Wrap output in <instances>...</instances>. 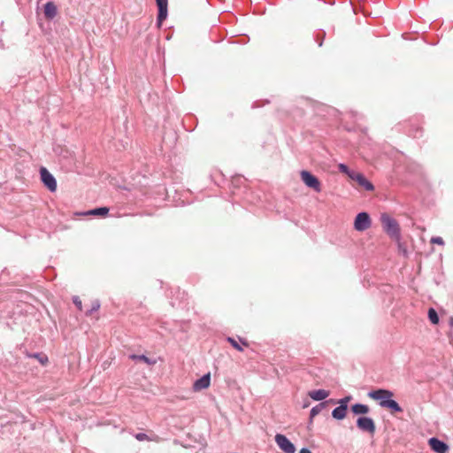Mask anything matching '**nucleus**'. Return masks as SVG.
I'll return each mask as SVG.
<instances>
[{
  "label": "nucleus",
  "mask_w": 453,
  "mask_h": 453,
  "mask_svg": "<svg viewBox=\"0 0 453 453\" xmlns=\"http://www.w3.org/2000/svg\"><path fill=\"white\" fill-rule=\"evenodd\" d=\"M108 212H109L108 207H100V208H96V209L90 210V211L85 212L84 215L104 217L108 214Z\"/></svg>",
  "instance_id": "dca6fc26"
},
{
  "label": "nucleus",
  "mask_w": 453,
  "mask_h": 453,
  "mask_svg": "<svg viewBox=\"0 0 453 453\" xmlns=\"http://www.w3.org/2000/svg\"><path fill=\"white\" fill-rule=\"evenodd\" d=\"M299 453H311L308 449H302Z\"/></svg>",
  "instance_id": "c756f323"
},
{
  "label": "nucleus",
  "mask_w": 453,
  "mask_h": 453,
  "mask_svg": "<svg viewBox=\"0 0 453 453\" xmlns=\"http://www.w3.org/2000/svg\"><path fill=\"white\" fill-rule=\"evenodd\" d=\"M369 407L365 404H362V403H356L354 405L351 406V411H353L354 414H366L369 412Z\"/></svg>",
  "instance_id": "f3484780"
},
{
  "label": "nucleus",
  "mask_w": 453,
  "mask_h": 453,
  "mask_svg": "<svg viewBox=\"0 0 453 453\" xmlns=\"http://www.w3.org/2000/svg\"><path fill=\"white\" fill-rule=\"evenodd\" d=\"M300 175H301L302 180L307 187L314 189L317 192L321 191L320 181L319 180V179L316 176L312 175L310 172H308L306 170H303L300 173Z\"/></svg>",
  "instance_id": "f03ea898"
},
{
  "label": "nucleus",
  "mask_w": 453,
  "mask_h": 453,
  "mask_svg": "<svg viewBox=\"0 0 453 453\" xmlns=\"http://www.w3.org/2000/svg\"><path fill=\"white\" fill-rule=\"evenodd\" d=\"M130 357L134 360L142 361L148 365H155L156 364V360H151L150 358H149L148 357H146L144 355H132Z\"/></svg>",
  "instance_id": "a211bd4d"
},
{
  "label": "nucleus",
  "mask_w": 453,
  "mask_h": 453,
  "mask_svg": "<svg viewBox=\"0 0 453 453\" xmlns=\"http://www.w3.org/2000/svg\"><path fill=\"white\" fill-rule=\"evenodd\" d=\"M428 443L431 449L436 453H446L449 449L448 445L437 438H431Z\"/></svg>",
  "instance_id": "1a4fd4ad"
},
{
  "label": "nucleus",
  "mask_w": 453,
  "mask_h": 453,
  "mask_svg": "<svg viewBox=\"0 0 453 453\" xmlns=\"http://www.w3.org/2000/svg\"><path fill=\"white\" fill-rule=\"evenodd\" d=\"M357 427L364 431L367 432L371 434H373L376 430L375 423L374 421L368 417H360L357 420Z\"/></svg>",
  "instance_id": "0eeeda50"
},
{
  "label": "nucleus",
  "mask_w": 453,
  "mask_h": 453,
  "mask_svg": "<svg viewBox=\"0 0 453 453\" xmlns=\"http://www.w3.org/2000/svg\"><path fill=\"white\" fill-rule=\"evenodd\" d=\"M39 361H40L42 365H45V364L48 362V358H47V357H44L39 358Z\"/></svg>",
  "instance_id": "cd10ccee"
},
{
  "label": "nucleus",
  "mask_w": 453,
  "mask_h": 453,
  "mask_svg": "<svg viewBox=\"0 0 453 453\" xmlns=\"http://www.w3.org/2000/svg\"><path fill=\"white\" fill-rule=\"evenodd\" d=\"M308 395L315 401H322L329 395V392L325 389H318L310 391Z\"/></svg>",
  "instance_id": "4468645a"
},
{
  "label": "nucleus",
  "mask_w": 453,
  "mask_h": 453,
  "mask_svg": "<svg viewBox=\"0 0 453 453\" xmlns=\"http://www.w3.org/2000/svg\"><path fill=\"white\" fill-rule=\"evenodd\" d=\"M240 342L244 347H249V345H250L249 342L246 340H243V339H240Z\"/></svg>",
  "instance_id": "bb28decb"
},
{
  "label": "nucleus",
  "mask_w": 453,
  "mask_h": 453,
  "mask_svg": "<svg viewBox=\"0 0 453 453\" xmlns=\"http://www.w3.org/2000/svg\"><path fill=\"white\" fill-rule=\"evenodd\" d=\"M136 440L142 441H152L146 434L139 433L135 434Z\"/></svg>",
  "instance_id": "5701e85b"
},
{
  "label": "nucleus",
  "mask_w": 453,
  "mask_h": 453,
  "mask_svg": "<svg viewBox=\"0 0 453 453\" xmlns=\"http://www.w3.org/2000/svg\"><path fill=\"white\" fill-rule=\"evenodd\" d=\"M349 400V397H346V398L341 400L340 401V405L342 404V403H345L347 405V403H348Z\"/></svg>",
  "instance_id": "c85d7f7f"
},
{
  "label": "nucleus",
  "mask_w": 453,
  "mask_h": 453,
  "mask_svg": "<svg viewBox=\"0 0 453 453\" xmlns=\"http://www.w3.org/2000/svg\"><path fill=\"white\" fill-rule=\"evenodd\" d=\"M338 168H339L340 172H342V173H343L347 174V175L349 176V179H350V175H351V173H354V172H355V171H350V170L349 169V167H348L346 165H344V164H340V165H338Z\"/></svg>",
  "instance_id": "4be33fe9"
},
{
  "label": "nucleus",
  "mask_w": 453,
  "mask_h": 453,
  "mask_svg": "<svg viewBox=\"0 0 453 453\" xmlns=\"http://www.w3.org/2000/svg\"><path fill=\"white\" fill-rule=\"evenodd\" d=\"M158 7L157 20L161 23L167 17L168 0H156Z\"/></svg>",
  "instance_id": "9b49d317"
},
{
  "label": "nucleus",
  "mask_w": 453,
  "mask_h": 453,
  "mask_svg": "<svg viewBox=\"0 0 453 453\" xmlns=\"http://www.w3.org/2000/svg\"><path fill=\"white\" fill-rule=\"evenodd\" d=\"M211 384V375L207 373L203 375L199 380H196L193 385V389L195 391H201L210 387Z\"/></svg>",
  "instance_id": "9d476101"
},
{
  "label": "nucleus",
  "mask_w": 453,
  "mask_h": 453,
  "mask_svg": "<svg viewBox=\"0 0 453 453\" xmlns=\"http://www.w3.org/2000/svg\"><path fill=\"white\" fill-rule=\"evenodd\" d=\"M58 14V8L53 2H48L44 5V16L47 19H54Z\"/></svg>",
  "instance_id": "f8f14e48"
},
{
  "label": "nucleus",
  "mask_w": 453,
  "mask_h": 453,
  "mask_svg": "<svg viewBox=\"0 0 453 453\" xmlns=\"http://www.w3.org/2000/svg\"><path fill=\"white\" fill-rule=\"evenodd\" d=\"M350 180H355L361 188L367 191L374 189V186L361 173L354 172L350 175Z\"/></svg>",
  "instance_id": "6e6552de"
},
{
  "label": "nucleus",
  "mask_w": 453,
  "mask_h": 453,
  "mask_svg": "<svg viewBox=\"0 0 453 453\" xmlns=\"http://www.w3.org/2000/svg\"><path fill=\"white\" fill-rule=\"evenodd\" d=\"M346 413H347V405L343 403H342V404L338 407H336L333 412H332V416L336 418V419H343L345 417H346Z\"/></svg>",
  "instance_id": "2eb2a0df"
},
{
  "label": "nucleus",
  "mask_w": 453,
  "mask_h": 453,
  "mask_svg": "<svg viewBox=\"0 0 453 453\" xmlns=\"http://www.w3.org/2000/svg\"><path fill=\"white\" fill-rule=\"evenodd\" d=\"M275 441L279 448L284 453H295L296 447L295 445L283 434H277L275 435Z\"/></svg>",
  "instance_id": "423d86ee"
},
{
  "label": "nucleus",
  "mask_w": 453,
  "mask_h": 453,
  "mask_svg": "<svg viewBox=\"0 0 453 453\" xmlns=\"http://www.w3.org/2000/svg\"><path fill=\"white\" fill-rule=\"evenodd\" d=\"M41 180L42 183L49 188L50 191L54 192L57 190V181L54 176L45 168L40 169Z\"/></svg>",
  "instance_id": "39448f33"
},
{
  "label": "nucleus",
  "mask_w": 453,
  "mask_h": 453,
  "mask_svg": "<svg viewBox=\"0 0 453 453\" xmlns=\"http://www.w3.org/2000/svg\"><path fill=\"white\" fill-rule=\"evenodd\" d=\"M226 341L238 351H243L242 345L233 337H227Z\"/></svg>",
  "instance_id": "412c9836"
},
{
  "label": "nucleus",
  "mask_w": 453,
  "mask_h": 453,
  "mask_svg": "<svg viewBox=\"0 0 453 453\" xmlns=\"http://www.w3.org/2000/svg\"><path fill=\"white\" fill-rule=\"evenodd\" d=\"M368 396L375 401H379L380 407L383 403L394 396V393L388 389H377L368 393Z\"/></svg>",
  "instance_id": "20e7f679"
},
{
  "label": "nucleus",
  "mask_w": 453,
  "mask_h": 453,
  "mask_svg": "<svg viewBox=\"0 0 453 453\" xmlns=\"http://www.w3.org/2000/svg\"><path fill=\"white\" fill-rule=\"evenodd\" d=\"M428 318H429L430 321H431L433 324H434V325L438 324V322H439V317H438V314H437V312L435 311V310H434V309L430 308V309L428 310Z\"/></svg>",
  "instance_id": "aec40b11"
},
{
  "label": "nucleus",
  "mask_w": 453,
  "mask_h": 453,
  "mask_svg": "<svg viewBox=\"0 0 453 453\" xmlns=\"http://www.w3.org/2000/svg\"><path fill=\"white\" fill-rule=\"evenodd\" d=\"M398 242V248H399V251L402 252L404 256H406V253H407V250L402 245V243L399 242Z\"/></svg>",
  "instance_id": "a878e982"
},
{
  "label": "nucleus",
  "mask_w": 453,
  "mask_h": 453,
  "mask_svg": "<svg viewBox=\"0 0 453 453\" xmlns=\"http://www.w3.org/2000/svg\"><path fill=\"white\" fill-rule=\"evenodd\" d=\"M382 408L388 409L392 414L403 412L401 406L392 398L385 402Z\"/></svg>",
  "instance_id": "ddd939ff"
},
{
  "label": "nucleus",
  "mask_w": 453,
  "mask_h": 453,
  "mask_svg": "<svg viewBox=\"0 0 453 453\" xmlns=\"http://www.w3.org/2000/svg\"><path fill=\"white\" fill-rule=\"evenodd\" d=\"M431 243L438 244V245H444V241L441 237L436 236V237H433L431 239Z\"/></svg>",
  "instance_id": "b1692460"
},
{
  "label": "nucleus",
  "mask_w": 453,
  "mask_h": 453,
  "mask_svg": "<svg viewBox=\"0 0 453 453\" xmlns=\"http://www.w3.org/2000/svg\"><path fill=\"white\" fill-rule=\"evenodd\" d=\"M326 406V403H321L318 405H316L315 407H313L311 410V413H310V416H311V418L312 419L314 417H316Z\"/></svg>",
  "instance_id": "6ab92c4d"
},
{
  "label": "nucleus",
  "mask_w": 453,
  "mask_h": 453,
  "mask_svg": "<svg viewBox=\"0 0 453 453\" xmlns=\"http://www.w3.org/2000/svg\"><path fill=\"white\" fill-rule=\"evenodd\" d=\"M73 303H74V304L76 305V307H77L80 311H81V309H82V306H81V301L79 299V297H74V298H73Z\"/></svg>",
  "instance_id": "393cba45"
},
{
  "label": "nucleus",
  "mask_w": 453,
  "mask_h": 453,
  "mask_svg": "<svg viewBox=\"0 0 453 453\" xmlns=\"http://www.w3.org/2000/svg\"><path fill=\"white\" fill-rule=\"evenodd\" d=\"M380 221L384 231L394 240L399 242L401 239L400 226L397 221L387 213L380 216Z\"/></svg>",
  "instance_id": "f257e3e1"
},
{
  "label": "nucleus",
  "mask_w": 453,
  "mask_h": 453,
  "mask_svg": "<svg viewBox=\"0 0 453 453\" xmlns=\"http://www.w3.org/2000/svg\"><path fill=\"white\" fill-rule=\"evenodd\" d=\"M372 226V220L368 213L360 212L356 216L354 221V228L357 231L363 232L370 228Z\"/></svg>",
  "instance_id": "7ed1b4c3"
}]
</instances>
